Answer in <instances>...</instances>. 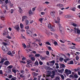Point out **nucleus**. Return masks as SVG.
<instances>
[{
	"label": "nucleus",
	"mask_w": 80,
	"mask_h": 80,
	"mask_svg": "<svg viewBox=\"0 0 80 80\" xmlns=\"http://www.w3.org/2000/svg\"><path fill=\"white\" fill-rule=\"evenodd\" d=\"M63 71H64V69L62 68V69L58 71V72L59 73H62L63 72Z\"/></svg>",
	"instance_id": "14"
},
{
	"label": "nucleus",
	"mask_w": 80,
	"mask_h": 80,
	"mask_svg": "<svg viewBox=\"0 0 80 80\" xmlns=\"http://www.w3.org/2000/svg\"><path fill=\"white\" fill-rule=\"evenodd\" d=\"M59 55H60L61 57H60V58H59V61L60 62H62V60H63V58H62V56H63L65 58H66V56L63 54H60Z\"/></svg>",
	"instance_id": "3"
},
{
	"label": "nucleus",
	"mask_w": 80,
	"mask_h": 80,
	"mask_svg": "<svg viewBox=\"0 0 80 80\" xmlns=\"http://www.w3.org/2000/svg\"><path fill=\"white\" fill-rule=\"evenodd\" d=\"M45 69H46V70H50V68L48 66H46L45 67Z\"/></svg>",
	"instance_id": "27"
},
{
	"label": "nucleus",
	"mask_w": 80,
	"mask_h": 80,
	"mask_svg": "<svg viewBox=\"0 0 80 80\" xmlns=\"http://www.w3.org/2000/svg\"><path fill=\"white\" fill-rule=\"evenodd\" d=\"M39 21L40 22H42L43 21V18H40L39 19Z\"/></svg>",
	"instance_id": "63"
},
{
	"label": "nucleus",
	"mask_w": 80,
	"mask_h": 80,
	"mask_svg": "<svg viewBox=\"0 0 80 80\" xmlns=\"http://www.w3.org/2000/svg\"><path fill=\"white\" fill-rule=\"evenodd\" d=\"M27 18H28V17H27L26 16H24L22 17V22H23L24 21L25 19H27Z\"/></svg>",
	"instance_id": "7"
},
{
	"label": "nucleus",
	"mask_w": 80,
	"mask_h": 80,
	"mask_svg": "<svg viewBox=\"0 0 80 80\" xmlns=\"http://www.w3.org/2000/svg\"><path fill=\"white\" fill-rule=\"evenodd\" d=\"M77 33H78V34H79V35H80V30L79 29H77Z\"/></svg>",
	"instance_id": "30"
},
{
	"label": "nucleus",
	"mask_w": 80,
	"mask_h": 80,
	"mask_svg": "<svg viewBox=\"0 0 80 80\" xmlns=\"http://www.w3.org/2000/svg\"><path fill=\"white\" fill-rule=\"evenodd\" d=\"M10 63L8 61H5L4 63V64L5 65H6V66H8V65L9 64H10Z\"/></svg>",
	"instance_id": "8"
},
{
	"label": "nucleus",
	"mask_w": 80,
	"mask_h": 80,
	"mask_svg": "<svg viewBox=\"0 0 80 80\" xmlns=\"http://www.w3.org/2000/svg\"><path fill=\"white\" fill-rule=\"evenodd\" d=\"M48 28H51V31H55V29H53V27H54L53 26H52V25H51V24H48Z\"/></svg>",
	"instance_id": "4"
},
{
	"label": "nucleus",
	"mask_w": 80,
	"mask_h": 80,
	"mask_svg": "<svg viewBox=\"0 0 80 80\" xmlns=\"http://www.w3.org/2000/svg\"><path fill=\"white\" fill-rule=\"evenodd\" d=\"M40 58L41 59V60H43L45 59V58L42 57V56H40Z\"/></svg>",
	"instance_id": "34"
},
{
	"label": "nucleus",
	"mask_w": 80,
	"mask_h": 80,
	"mask_svg": "<svg viewBox=\"0 0 80 80\" xmlns=\"http://www.w3.org/2000/svg\"><path fill=\"white\" fill-rule=\"evenodd\" d=\"M7 73H8V74H11L12 73V71L10 69H8L7 72Z\"/></svg>",
	"instance_id": "12"
},
{
	"label": "nucleus",
	"mask_w": 80,
	"mask_h": 80,
	"mask_svg": "<svg viewBox=\"0 0 80 80\" xmlns=\"http://www.w3.org/2000/svg\"><path fill=\"white\" fill-rule=\"evenodd\" d=\"M62 80H64V78H65L64 77V76H63V75H62L61 76Z\"/></svg>",
	"instance_id": "38"
},
{
	"label": "nucleus",
	"mask_w": 80,
	"mask_h": 80,
	"mask_svg": "<svg viewBox=\"0 0 80 80\" xmlns=\"http://www.w3.org/2000/svg\"><path fill=\"white\" fill-rule=\"evenodd\" d=\"M74 77L75 78H78V75L77 74H75Z\"/></svg>",
	"instance_id": "31"
},
{
	"label": "nucleus",
	"mask_w": 80,
	"mask_h": 80,
	"mask_svg": "<svg viewBox=\"0 0 80 80\" xmlns=\"http://www.w3.org/2000/svg\"><path fill=\"white\" fill-rule=\"evenodd\" d=\"M58 25L59 26V29L60 31H62V30H63V28L62 26V25H61V24H60V23H58Z\"/></svg>",
	"instance_id": "6"
},
{
	"label": "nucleus",
	"mask_w": 80,
	"mask_h": 80,
	"mask_svg": "<svg viewBox=\"0 0 80 80\" xmlns=\"http://www.w3.org/2000/svg\"><path fill=\"white\" fill-rule=\"evenodd\" d=\"M41 15H45V12H41Z\"/></svg>",
	"instance_id": "59"
},
{
	"label": "nucleus",
	"mask_w": 80,
	"mask_h": 80,
	"mask_svg": "<svg viewBox=\"0 0 80 80\" xmlns=\"http://www.w3.org/2000/svg\"><path fill=\"white\" fill-rule=\"evenodd\" d=\"M55 12L54 11H52L51 12V17H52V18H54L55 16Z\"/></svg>",
	"instance_id": "5"
},
{
	"label": "nucleus",
	"mask_w": 80,
	"mask_h": 80,
	"mask_svg": "<svg viewBox=\"0 0 80 80\" xmlns=\"http://www.w3.org/2000/svg\"><path fill=\"white\" fill-rule=\"evenodd\" d=\"M25 22L26 23V25H28V23H29V21L27 19L25 20Z\"/></svg>",
	"instance_id": "21"
},
{
	"label": "nucleus",
	"mask_w": 80,
	"mask_h": 80,
	"mask_svg": "<svg viewBox=\"0 0 80 80\" xmlns=\"http://www.w3.org/2000/svg\"><path fill=\"white\" fill-rule=\"evenodd\" d=\"M49 53V51H46V54L47 55H48V54Z\"/></svg>",
	"instance_id": "60"
},
{
	"label": "nucleus",
	"mask_w": 80,
	"mask_h": 80,
	"mask_svg": "<svg viewBox=\"0 0 80 80\" xmlns=\"http://www.w3.org/2000/svg\"><path fill=\"white\" fill-rule=\"evenodd\" d=\"M71 10H72V11H73V12L75 11V8H72L71 9Z\"/></svg>",
	"instance_id": "37"
},
{
	"label": "nucleus",
	"mask_w": 80,
	"mask_h": 80,
	"mask_svg": "<svg viewBox=\"0 0 80 80\" xmlns=\"http://www.w3.org/2000/svg\"><path fill=\"white\" fill-rule=\"evenodd\" d=\"M36 41H37L38 42H40V39L39 38H37L36 39Z\"/></svg>",
	"instance_id": "44"
},
{
	"label": "nucleus",
	"mask_w": 80,
	"mask_h": 80,
	"mask_svg": "<svg viewBox=\"0 0 80 80\" xmlns=\"http://www.w3.org/2000/svg\"><path fill=\"white\" fill-rule=\"evenodd\" d=\"M73 77H74V76L72 75H70L69 76V78H73Z\"/></svg>",
	"instance_id": "62"
},
{
	"label": "nucleus",
	"mask_w": 80,
	"mask_h": 80,
	"mask_svg": "<svg viewBox=\"0 0 80 80\" xmlns=\"http://www.w3.org/2000/svg\"><path fill=\"white\" fill-rule=\"evenodd\" d=\"M0 74L1 75H2V74H3V72H2V70H0Z\"/></svg>",
	"instance_id": "64"
},
{
	"label": "nucleus",
	"mask_w": 80,
	"mask_h": 80,
	"mask_svg": "<svg viewBox=\"0 0 80 80\" xmlns=\"http://www.w3.org/2000/svg\"><path fill=\"white\" fill-rule=\"evenodd\" d=\"M69 64H73V61H71L70 62V63Z\"/></svg>",
	"instance_id": "48"
},
{
	"label": "nucleus",
	"mask_w": 80,
	"mask_h": 80,
	"mask_svg": "<svg viewBox=\"0 0 80 80\" xmlns=\"http://www.w3.org/2000/svg\"><path fill=\"white\" fill-rule=\"evenodd\" d=\"M8 59L7 58H6L5 59L3 58L2 59L1 61L0 62V63H3L4 62V61H5V60H7Z\"/></svg>",
	"instance_id": "9"
},
{
	"label": "nucleus",
	"mask_w": 80,
	"mask_h": 80,
	"mask_svg": "<svg viewBox=\"0 0 80 80\" xmlns=\"http://www.w3.org/2000/svg\"><path fill=\"white\" fill-rule=\"evenodd\" d=\"M60 41L61 42V43H65V41H62V40H60Z\"/></svg>",
	"instance_id": "50"
},
{
	"label": "nucleus",
	"mask_w": 80,
	"mask_h": 80,
	"mask_svg": "<svg viewBox=\"0 0 80 80\" xmlns=\"http://www.w3.org/2000/svg\"><path fill=\"white\" fill-rule=\"evenodd\" d=\"M8 54L9 55H11V57H13V55L12 54V53L10 52H8Z\"/></svg>",
	"instance_id": "16"
},
{
	"label": "nucleus",
	"mask_w": 80,
	"mask_h": 80,
	"mask_svg": "<svg viewBox=\"0 0 80 80\" xmlns=\"http://www.w3.org/2000/svg\"><path fill=\"white\" fill-rule=\"evenodd\" d=\"M65 73H66V75L68 77V75L72 73V71H71L70 70H68L67 69L65 70Z\"/></svg>",
	"instance_id": "2"
},
{
	"label": "nucleus",
	"mask_w": 80,
	"mask_h": 80,
	"mask_svg": "<svg viewBox=\"0 0 80 80\" xmlns=\"http://www.w3.org/2000/svg\"><path fill=\"white\" fill-rule=\"evenodd\" d=\"M34 63L35 65H37V66H38V61H36Z\"/></svg>",
	"instance_id": "23"
},
{
	"label": "nucleus",
	"mask_w": 80,
	"mask_h": 80,
	"mask_svg": "<svg viewBox=\"0 0 80 80\" xmlns=\"http://www.w3.org/2000/svg\"><path fill=\"white\" fill-rule=\"evenodd\" d=\"M5 3H6V4H7V3H8V0H6L5 1Z\"/></svg>",
	"instance_id": "51"
},
{
	"label": "nucleus",
	"mask_w": 80,
	"mask_h": 80,
	"mask_svg": "<svg viewBox=\"0 0 80 80\" xmlns=\"http://www.w3.org/2000/svg\"><path fill=\"white\" fill-rule=\"evenodd\" d=\"M46 44H47V45H50L51 46V45H52L51 44H50V42H46Z\"/></svg>",
	"instance_id": "33"
},
{
	"label": "nucleus",
	"mask_w": 80,
	"mask_h": 80,
	"mask_svg": "<svg viewBox=\"0 0 80 80\" xmlns=\"http://www.w3.org/2000/svg\"><path fill=\"white\" fill-rule=\"evenodd\" d=\"M71 25L74 26V27H77V24H76L74 23H71Z\"/></svg>",
	"instance_id": "22"
},
{
	"label": "nucleus",
	"mask_w": 80,
	"mask_h": 80,
	"mask_svg": "<svg viewBox=\"0 0 80 80\" xmlns=\"http://www.w3.org/2000/svg\"><path fill=\"white\" fill-rule=\"evenodd\" d=\"M61 65V67H60V68H65V65L63 64H61V65Z\"/></svg>",
	"instance_id": "15"
},
{
	"label": "nucleus",
	"mask_w": 80,
	"mask_h": 80,
	"mask_svg": "<svg viewBox=\"0 0 80 80\" xmlns=\"http://www.w3.org/2000/svg\"><path fill=\"white\" fill-rule=\"evenodd\" d=\"M29 26H28L27 27H25V29H27L28 30V28H29Z\"/></svg>",
	"instance_id": "58"
},
{
	"label": "nucleus",
	"mask_w": 80,
	"mask_h": 80,
	"mask_svg": "<svg viewBox=\"0 0 80 80\" xmlns=\"http://www.w3.org/2000/svg\"><path fill=\"white\" fill-rule=\"evenodd\" d=\"M39 64L40 65H43V63L41 61H39Z\"/></svg>",
	"instance_id": "32"
},
{
	"label": "nucleus",
	"mask_w": 80,
	"mask_h": 80,
	"mask_svg": "<svg viewBox=\"0 0 80 80\" xmlns=\"http://www.w3.org/2000/svg\"><path fill=\"white\" fill-rule=\"evenodd\" d=\"M21 32H25V30H23V28H21Z\"/></svg>",
	"instance_id": "53"
},
{
	"label": "nucleus",
	"mask_w": 80,
	"mask_h": 80,
	"mask_svg": "<svg viewBox=\"0 0 80 80\" xmlns=\"http://www.w3.org/2000/svg\"><path fill=\"white\" fill-rule=\"evenodd\" d=\"M49 62L50 63H53V64H54L55 63V61L54 60H52Z\"/></svg>",
	"instance_id": "42"
},
{
	"label": "nucleus",
	"mask_w": 80,
	"mask_h": 80,
	"mask_svg": "<svg viewBox=\"0 0 80 80\" xmlns=\"http://www.w3.org/2000/svg\"><path fill=\"white\" fill-rule=\"evenodd\" d=\"M63 13V12H62L59 11V15H62Z\"/></svg>",
	"instance_id": "49"
},
{
	"label": "nucleus",
	"mask_w": 80,
	"mask_h": 80,
	"mask_svg": "<svg viewBox=\"0 0 80 80\" xmlns=\"http://www.w3.org/2000/svg\"><path fill=\"white\" fill-rule=\"evenodd\" d=\"M3 50V51H5V49L4 48V47L2 46L1 48Z\"/></svg>",
	"instance_id": "47"
},
{
	"label": "nucleus",
	"mask_w": 80,
	"mask_h": 80,
	"mask_svg": "<svg viewBox=\"0 0 80 80\" xmlns=\"http://www.w3.org/2000/svg\"><path fill=\"white\" fill-rule=\"evenodd\" d=\"M27 33L28 35L29 34H30V35H32V31L30 30H27Z\"/></svg>",
	"instance_id": "10"
},
{
	"label": "nucleus",
	"mask_w": 80,
	"mask_h": 80,
	"mask_svg": "<svg viewBox=\"0 0 80 80\" xmlns=\"http://www.w3.org/2000/svg\"><path fill=\"white\" fill-rule=\"evenodd\" d=\"M26 67H27V68H30V66L28 65V64L26 65Z\"/></svg>",
	"instance_id": "43"
},
{
	"label": "nucleus",
	"mask_w": 80,
	"mask_h": 80,
	"mask_svg": "<svg viewBox=\"0 0 80 80\" xmlns=\"http://www.w3.org/2000/svg\"><path fill=\"white\" fill-rule=\"evenodd\" d=\"M70 48H71V49H75V46H71Z\"/></svg>",
	"instance_id": "29"
},
{
	"label": "nucleus",
	"mask_w": 80,
	"mask_h": 80,
	"mask_svg": "<svg viewBox=\"0 0 80 80\" xmlns=\"http://www.w3.org/2000/svg\"><path fill=\"white\" fill-rule=\"evenodd\" d=\"M57 20L58 21H55V22L56 23H58H58H60V18H57Z\"/></svg>",
	"instance_id": "13"
},
{
	"label": "nucleus",
	"mask_w": 80,
	"mask_h": 80,
	"mask_svg": "<svg viewBox=\"0 0 80 80\" xmlns=\"http://www.w3.org/2000/svg\"><path fill=\"white\" fill-rule=\"evenodd\" d=\"M18 8H19V9L18 11L19 12V13H22V12H23V11L22 10V9H21V8H20V7H18Z\"/></svg>",
	"instance_id": "17"
},
{
	"label": "nucleus",
	"mask_w": 80,
	"mask_h": 80,
	"mask_svg": "<svg viewBox=\"0 0 80 80\" xmlns=\"http://www.w3.org/2000/svg\"><path fill=\"white\" fill-rule=\"evenodd\" d=\"M20 27L21 28H23V25L22 24H20Z\"/></svg>",
	"instance_id": "35"
},
{
	"label": "nucleus",
	"mask_w": 80,
	"mask_h": 80,
	"mask_svg": "<svg viewBox=\"0 0 80 80\" xmlns=\"http://www.w3.org/2000/svg\"><path fill=\"white\" fill-rule=\"evenodd\" d=\"M31 59L32 61H35V58H34V57H31Z\"/></svg>",
	"instance_id": "28"
},
{
	"label": "nucleus",
	"mask_w": 80,
	"mask_h": 80,
	"mask_svg": "<svg viewBox=\"0 0 80 80\" xmlns=\"http://www.w3.org/2000/svg\"><path fill=\"white\" fill-rule=\"evenodd\" d=\"M27 64L30 65V63H32V61L30 60H28V61H27Z\"/></svg>",
	"instance_id": "24"
},
{
	"label": "nucleus",
	"mask_w": 80,
	"mask_h": 80,
	"mask_svg": "<svg viewBox=\"0 0 80 80\" xmlns=\"http://www.w3.org/2000/svg\"><path fill=\"white\" fill-rule=\"evenodd\" d=\"M17 79L16 77H14V78H11V80H16Z\"/></svg>",
	"instance_id": "52"
},
{
	"label": "nucleus",
	"mask_w": 80,
	"mask_h": 80,
	"mask_svg": "<svg viewBox=\"0 0 80 80\" xmlns=\"http://www.w3.org/2000/svg\"><path fill=\"white\" fill-rule=\"evenodd\" d=\"M76 60H78L79 59V58L78 56H76Z\"/></svg>",
	"instance_id": "57"
},
{
	"label": "nucleus",
	"mask_w": 80,
	"mask_h": 80,
	"mask_svg": "<svg viewBox=\"0 0 80 80\" xmlns=\"http://www.w3.org/2000/svg\"><path fill=\"white\" fill-rule=\"evenodd\" d=\"M56 80H60L59 77H57L56 78Z\"/></svg>",
	"instance_id": "45"
},
{
	"label": "nucleus",
	"mask_w": 80,
	"mask_h": 80,
	"mask_svg": "<svg viewBox=\"0 0 80 80\" xmlns=\"http://www.w3.org/2000/svg\"><path fill=\"white\" fill-rule=\"evenodd\" d=\"M35 56L36 57H40V54H35Z\"/></svg>",
	"instance_id": "26"
},
{
	"label": "nucleus",
	"mask_w": 80,
	"mask_h": 80,
	"mask_svg": "<svg viewBox=\"0 0 80 80\" xmlns=\"http://www.w3.org/2000/svg\"><path fill=\"white\" fill-rule=\"evenodd\" d=\"M57 6L58 7H63V5L61 4H59L57 5Z\"/></svg>",
	"instance_id": "19"
},
{
	"label": "nucleus",
	"mask_w": 80,
	"mask_h": 80,
	"mask_svg": "<svg viewBox=\"0 0 80 80\" xmlns=\"http://www.w3.org/2000/svg\"><path fill=\"white\" fill-rule=\"evenodd\" d=\"M14 28L16 30H17V31H19V30H20V28L17 26H15Z\"/></svg>",
	"instance_id": "11"
},
{
	"label": "nucleus",
	"mask_w": 80,
	"mask_h": 80,
	"mask_svg": "<svg viewBox=\"0 0 80 80\" xmlns=\"http://www.w3.org/2000/svg\"><path fill=\"white\" fill-rule=\"evenodd\" d=\"M47 72H48V73L47 74L46 76L47 77H51L52 78H54V76H55V71H52V75L50 74V73H51V72H50L49 71H48Z\"/></svg>",
	"instance_id": "1"
},
{
	"label": "nucleus",
	"mask_w": 80,
	"mask_h": 80,
	"mask_svg": "<svg viewBox=\"0 0 80 80\" xmlns=\"http://www.w3.org/2000/svg\"><path fill=\"white\" fill-rule=\"evenodd\" d=\"M0 18L2 20H5V17L4 16H1Z\"/></svg>",
	"instance_id": "25"
},
{
	"label": "nucleus",
	"mask_w": 80,
	"mask_h": 80,
	"mask_svg": "<svg viewBox=\"0 0 80 80\" xmlns=\"http://www.w3.org/2000/svg\"><path fill=\"white\" fill-rule=\"evenodd\" d=\"M5 0H0V3L2 4V3H3V1Z\"/></svg>",
	"instance_id": "46"
},
{
	"label": "nucleus",
	"mask_w": 80,
	"mask_h": 80,
	"mask_svg": "<svg viewBox=\"0 0 80 80\" xmlns=\"http://www.w3.org/2000/svg\"><path fill=\"white\" fill-rule=\"evenodd\" d=\"M22 45L23 47H24V48H27V46L25 44H23Z\"/></svg>",
	"instance_id": "40"
},
{
	"label": "nucleus",
	"mask_w": 80,
	"mask_h": 80,
	"mask_svg": "<svg viewBox=\"0 0 80 80\" xmlns=\"http://www.w3.org/2000/svg\"><path fill=\"white\" fill-rule=\"evenodd\" d=\"M20 77H21V78H24V76H23V75L21 74L20 75Z\"/></svg>",
	"instance_id": "54"
},
{
	"label": "nucleus",
	"mask_w": 80,
	"mask_h": 80,
	"mask_svg": "<svg viewBox=\"0 0 80 80\" xmlns=\"http://www.w3.org/2000/svg\"><path fill=\"white\" fill-rule=\"evenodd\" d=\"M12 72H13L14 73H17V71H16L15 69H12Z\"/></svg>",
	"instance_id": "36"
},
{
	"label": "nucleus",
	"mask_w": 80,
	"mask_h": 80,
	"mask_svg": "<svg viewBox=\"0 0 80 80\" xmlns=\"http://www.w3.org/2000/svg\"><path fill=\"white\" fill-rule=\"evenodd\" d=\"M6 37V38H8V39H11V37L9 36H7Z\"/></svg>",
	"instance_id": "56"
},
{
	"label": "nucleus",
	"mask_w": 80,
	"mask_h": 80,
	"mask_svg": "<svg viewBox=\"0 0 80 80\" xmlns=\"http://www.w3.org/2000/svg\"><path fill=\"white\" fill-rule=\"evenodd\" d=\"M29 14H32L33 13L32 12L31 10L29 11Z\"/></svg>",
	"instance_id": "41"
},
{
	"label": "nucleus",
	"mask_w": 80,
	"mask_h": 80,
	"mask_svg": "<svg viewBox=\"0 0 80 80\" xmlns=\"http://www.w3.org/2000/svg\"><path fill=\"white\" fill-rule=\"evenodd\" d=\"M46 34L47 35H48L49 34V32L47 31L46 32Z\"/></svg>",
	"instance_id": "55"
},
{
	"label": "nucleus",
	"mask_w": 80,
	"mask_h": 80,
	"mask_svg": "<svg viewBox=\"0 0 80 80\" xmlns=\"http://www.w3.org/2000/svg\"><path fill=\"white\" fill-rule=\"evenodd\" d=\"M8 35V33L7 32H5L4 33H3V35L4 36H5V35Z\"/></svg>",
	"instance_id": "20"
},
{
	"label": "nucleus",
	"mask_w": 80,
	"mask_h": 80,
	"mask_svg": "<svg viewBox=\"0 0 80 80\" xmlns=\"http://www.w3.org/2000/svg\"><path fill=\"white\" fill-rule=\"evenodd\" d=\"M80 37L77 38H76L75 40V41H76V42H78V41H80Z\"/></svg>",
	"instance_id": "18"
},
{
	"label": "nucleus",
	"mask_w": 80,
	"mask_h": 80,
	"mask_svg": "<svg viewBox=\"0 0 80 80\" xmlns=\"http://www.w3.org/2000/svg\"><path fill=\"white\" fill-rule=\"evenodd\" d=\"M38 75V73H34V76L35 77L36 76H37V75Z\"/></svg>",
	"instance_id": "61"
},
{
	"label": "nucleus",
	"mask_w": 80,
	"mask_h": 80,
	"mask_svg": "<svg viewBox=\"0 0 80 80\" xmlns=\"http://www.w3.org/2000/svg\"><path fill=\"white\" fill-rule=\"evenodd\" d=\"M8 68H13V66L12 65L9 66L8 67Z\"/></svg>",
	"instance_id": "39"
}]
</instances>
